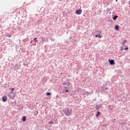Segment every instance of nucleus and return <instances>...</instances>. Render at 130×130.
<instances>
[{"label":"nucleus","instance_id":"nucleus-18","mask_svg":"<svg viewBox=\"0 0 130 130\" xmlns=\"http://www.w3.org/2000/svg\"><path fill=\"white\" fill-rule=\"evenodd\" d=\"M128 49V47H126L124 48V50H127Z\"/></svg>","mask_w":130,"mask_h":130},{"label":"nucleus","instance_id":"nucleus-22","mask_svg":"<svg viewBox=\"0 0 130 130\" xmlns=\"http://www.w3.org/2000/svg\"><path fill=\"white\" fill-rule=\"evenodd\" d=\"M99 35H95V37H98Z\"/></svg>","mask_w":130,"mask_h":130},{"label":"nucleus","instance_id":"nucleus-8","mask_svg":"<svg viewBox=\"0 0 130 130\" xmlns=\"http://www.w3.org/2000/svg\"><path fill=\"white\" fill-rule=\"evenodd\" d=\"M115 29L117 30H119V26L118 25H115Z\"/></svg>","mask_w":130,"mask_h":130},{"label":"nucleus","instance_id":"nucleus-6","mask_svg":"<svg viewBox=\"0 0 130 130\" xmlns=\"http://www.w3.org/2000/svg\"><path fill=\"white\" fill-rule=\"evenodd\" d=\"M109 62L111 64V66H113L115 63L114 62V60H110L109 59Z\"/></svg>","mask_w":130,"mask_h":130},{"label":"nucleus","instance_id":"nucleus-10","mask_svg":"<svg viewBox=\"0 0 130 130\" xmlns=\"http://www.w3.org/2000/svg\"><path fill=\"white\" fill-rule=\"evenodd\" d=\"M46 95H47V96H50V95H51V92H47V93H46Z\"/></svg>","mask_w":130,"mask_h":130},{"label":"nucleus","instance_id":"nucleus-21","mask_svg":"<svg viewBox=\"0 0 130 130\" xmlns=\"http://www.w3.org/2000/svg\"><path fill=\"white\" fill-rule=\"evenodd\" d=\"M36 39H37V38H34V41H35V40H36Z\"/></svg>","mask_w":130,"mask_h":130},{"label":"nucleus","instance_id":"nucleus-30","mask_svg":"<svg viewBox=\"0 0 130 130\" xmlns=\"http://www.w3.org/2000/svg\"><path fill=\"white\" fill-rule=\"evenodd\" d=\"M23 64H24V66H25V63H23Z\"/></svg>","mask_w":130,"mask_h":130},{"label":"nucleus","instance_id":"nucleus-12","mask_svg":"<svg viewBox=\"0 0 130 130\" xmlns=\"http://www.w3.org/2000/svg\"><path fill=\"white\" fill-rule=\"evenodd\" d=\"M22 121H26V117H23V118L22 119Z\"/></svg>","mask_w":130,"mask_h":130},{"label":"nucleus","instance_id":"nucleus-28","mask_svg":"<svg viewBox=\"0 0 130 130\" xmlns=\"http://www.w3.org/2000/svg\"><path fill=\"white\" fill-rule=\"evenodd\" d=\"M56 97H58V95H57L56 96Z\"/></svg>","mask_w":130,"mask_h":130},{"label":"nucleus","instance_id":"nucleus-13","mask_svg":"<svg viewBox=\"0 0 130 130\" xmlns=\"http://www.w3.org/2000/svg\"><path fill=\"white\" fill-rule=\"evenodd\" d=\"M49 124H53V121H49Z\"/></svg>","mask_w":130,"mask_h":130},{"label":"nucleus","instance_id":"nucleus-25","mask_svg":"<svg viewBox=\"0 0 130 130\" xmlns=\"http://www.w3.org/2000/svg\"><path fill=\"white\" fill-rule=\"evenodd\" d=\"M106 90H108V88H106Z\"/></svg>","mask_w":130,"mask_h":130},{"label":"nucleus","instance_id":"nucleus-19","mask_svg":"<svg viewBox=\"0 0 130 130\" xmlns=\"http://www.w3.org/2000/svg\"><path fill=\"white\" fill-rule=\"evenodd\" d=\"M14 90H15V88H12V91H11V92H13V91H14Z\"/></svg>","mask_w":130,"mask_h":130},{"label":"nucleus","instance_id":"nucleus-7","mask_svg":"<svg viewBox=\"0 0 130 130\" xmlns=\"http://www.w3.org/2000/svg\"><path fill=\"white\" fill-rule=\"evenodd\" d=\"M2 100H3V102H7V96H3Z\"/></svg>","mask_w":130,"mask_h":130},{"label":"nucleus","instance_id":"nucleus-2","mask_svg":"<svg viewBox=\"0 0 130 130\" xmlns=\"http://www.w3.org/2000/svg\"><path fill=\"white\" fill-rule=\"evenodd\" d=\"M9 97L11 98L12 99H14L15 98V96H16V94L13 92V91H11L9 94Z\"/></svg>","mask_w":130,"mask_h":130},{"label":"nucleus","instance_id":"nucleus-23","mask_svg":"<svg viewBox=\"0 0 130 130\" xmlns=\"http://www.w3.org/2000/svg\"><path fill=\"white\" fill-rule=\"evenodd\" d=\"M66 92H69V90L67 89V90H66Z\"/></svg>","mask_w":130,"mask_h":130},{"label":"nucleus","instance_id":"nucleus-27","mask_svg":"<svg viewBox=\"0 0 130 130\" xmlns=\"http://www.w3.org/2000/svg\"><path fill=\"white\" fill-rule=\"evenodd\" d=\"M120 50H123V49H121Z\"/></svg>","mask_w":130,"mask_h":130},{"label":"nucleus","instance_id":"nucleus-15","mask_svg":"<svg viewBox=\"0 0 130 130\" xmlns=\"http://www.w3.org/2000/svg\"><path fill=\"white\" fill-rule=\"evenodd\" d=\"M125 43H126V40H124V41L123 42V43H122L123 45H124V44H125Z\"/></svg>","mask_w":130,"mask_h":130},{"label":"nucleus","instance_id":"nucleus-17","mask_svg":"<svg viewBox=\"0 0 130 130\" xmlns=\"http://www.w3.org/2000/svg\"><path fill=\"white\" fill-rule=\"evenodd\" d=\"M98 37H99V38H102V36H101L100 35H99Z\"/></svg>","mask_w":130,"mask_h":130},{"label":"nucleus","instance_id":"nucleus-24","mask_svg":"<svg viewBox=\"0 0 130 130\" xmlns=\"http://www.w3.org/2000/svg\"><path fill=\"white\" fill-rule=\"evenodd\" d=\"M64 88H65V89H68V88L67 87V86H66Z\"/></svg>","mask_w":130,"mask_h":130},{"label":"nucleus","instance_id":"nucleus-11","mask_svg":"<svg viewBox=\"0 0 130 130\" xmlns=\"http://www.w3.org/2000/svg\"><path fill=\"white\" fill-rule=\"evenodd\" d=\"M95 33H98V34H100L101 33V31L100 30H98L95 31Z\"/></svg>","mask_w":130,"mask_h":130},{"label":"nucleus","instance_id":"nucleus-16","mask_svg":"<svg viewBox=\"0 0 130 130\" xmlns=\"http://www.w3.org/2000/svg\"><path fill=\"white\" fill-rule=\"evenodd\" d=\"M100 107H101L100 106L97 105V106H96V109H98L100 108Z\"/></svg>","mask_w":130,"mask_h":130},{"label":"nucleus","instance_id":"nucleus-31","mask_svg":"<svg viewBox=\"0 0 130 130\" xmlns=\"http://www.w3.org/2000/svg\"><path fill=\"white\" fill-rule=\"evenodd\" d=\"M116 2H117V0H116Z\"/></svg>","mask_w":130,"mask_h":130},{"label":"nucleus","instance_id":"nucleus-9","mask_svg":"<svg viewBox=\"0 0 130 130\" xmlns=\"http://www.w3.org/2000/svg\"><path fill=\"white\" fill-rule=\"evenodd\" d=\"M117 18H118V16L117 15H115L113 19V20H116Z\"/></svg>","mask_w":130,"mask_h":130},{"label":"nucleus","instance_id":"nucleus-32","mask_svg":"<svg viewBox=\"0 0 130 130\" xmlns=\"http://www.w3.org/2000/svg\"><path fill=\"white\" fill-rule=\"evenodd\" d=\"M9 37H11V36H9Z\"/></svg>","mask_w":130,"mask_h":130},{"label":"nucleus","instance_id":"nucleus-26","mask_svg":"<svg viewBox=\"0 0 130 130\" xmlns=\"http://www.w3.org/2000/svg\"><path fill=\"white\" fill-rule=\"evenodd\" d=\"M128 4L129 5H130V1L128 2Z\"/></svg>","mask_w":130,"mask_h":130},{"label":"nucleus","instance_id":"nucleus-1","mask_svg":"<svg viewBox=\"0 0 130 130\" xmlns=\"http://www.w3.org/2000/svg\"><path fill=\"white\" fill-rule=\"evenodd\" d=\"M72 109L66 108L64 110V112L67 116H70L72 115Z\"/></svg>","mask_w":130,"mask_h":130},{"label":"nucleus","instance_id":"nucleus-29","mask_svg":"<svg viewBox=\"0 0 130 130\" xmlns=\"http://www.w3.org/2000/svg\"><path fill=\"white\" fill-rule=\"evenodd\" d=\"M30 43H32V41H30Z\"/></svg>","mask_w":130,"mask_h":130},{"label":"nucleus","instance_id":"nucleus-5","mask_svg":"<svg viewBox=\"0 0 130 130\" xmlns=\"http://www.w3.org/2000/svg\"><path fill=\"white\" fill-rule=\"evenodd\" d=\"M76 15H81V14H82V9H79L78 10H76Z\"/></svg>","mask_w":130,"mask_h":130},{"label":"nucleus","instance_id":"nucleus-20","mask_svg":"<svg viewBox=\"0 0 130 130\" xmlns=\"http://www.w3.org/2000/svg\"><path fill=\"white\" fill-rule=\"evenodd\" d=\"M51 41H54V39H51Z\"/></svg>","mask_w":130,"mask_h":130},{"label":"nucleus","instance_id":"nucleus-14","mask_svg":"<svg viewBox=\"0 0 130 130\" xmlns=\"http://www.w3.org/2000/svg\"><path fill=\"white\" fill-rule=\"evenodd\" d=\"M99 114H100V112H98V114L96 115V116L97 117H98V116H99Z\"/></svg>","mask_w":130,"mask_h":130},{"label":"nucleus","instance_id":"nucleus-33","mask_svg":"<svg viewBox=\"0 0 130 130\" xmlns=\"http://www.w3.org/2000/svg\"><path fill=\"white\" fill-rule=\"evenodd\" d=\"M9 37H11V36H9Z\"/></svg>","mask_w":130,"mask_h":130},{"label":"nucleus","instance_id":"nucleus-3","mask_svg":"<svg viewBox=\"0 0 130 130\" xmlns=\"http://www.w3.org/2000/svg\"><path fill=\"white\" fill-rule=\"evenodd\" d=\"M63 85H65L66 86H68V87L71 85V83L69 80H67L66 81L63 82Z\"/></svg>","mask_w":130,"mask_h":130},{"label":"nucleus","instance_id":"nucleus-4","mask_svg":"<svg viewBox=\"0 0 130 130\" xmlns=\"http://www.w3.org/2000/svg\"><path fill=\"white\" fill-rule=\"evenodd\" d=\"M92 94H93V91H90V92L85 91L82 94V95H86V96H89V95H92Z\"/></svg>","mask_w":130,"mask_h":130}]
</instances>
